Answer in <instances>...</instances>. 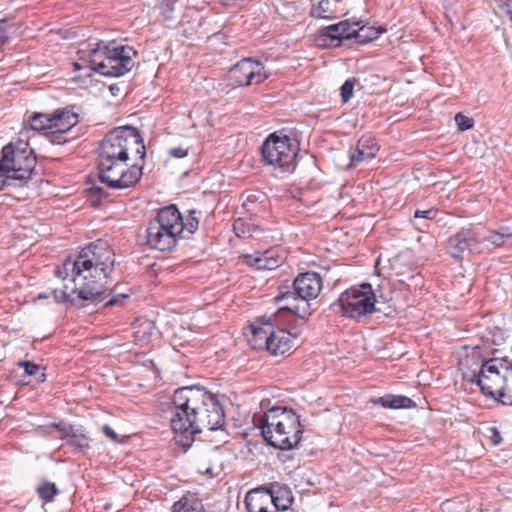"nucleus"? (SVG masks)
<instances>
[{
    "label": "nucleus",
    "instance_id": "1",
    "mask_svg": "<svg viewBox=\"0 0 512 512\" xmlns=\"http://www.w3.org/2000/svg\"><path fill=\"white\" fill-rule=\"evenodd\" d=\"M114 253L106 242L97 241L83 248L76 259H67L57 269L58 277L66 278L71 272L72 287L53 291L56 302L74 300L73 295L84 301H101L107 289V280L114 268Z\"/></svg>",
    "mask_w": 512,
    "mask_h": 512
},
{
    "label": "nucleus",
    "instance_id": "2",
    "mask_svg": "<svg viewBox=\"0 0 512 512\" xmlns=\"http://www.w3.org/2000/svg\"><path fill=\"white\" fill-rule=\"evenodd\" d=\"M171 428L175 441L190 447L195 434L220 429L225 422L224 411L217 397L200 386L178 388L172 398Z\"/></svg>",
    "mask_w": 512,
    "mask_h": 512
},
{
    "label": "nucleus",
    "instance_id": "3",
    "mask_svg": "<svg viewBox=\"0 0 512 512\" xmlns=\"http://www.w3.org/2000/svg\"><path fill=\"white\" fill-rule=\"evenodd\" d=\"M261 433L265 441L280 450L296 447L302 438L299 416L286 407H272L261 419Z\"/></svg>",
    "mask_w": 512,
    "mask_h": 512
},
{
    "label": "nucleus",
    "instance_id": "4",
    "mask_svg": "<svg viewBox=\"0 0 512 512\" xmlns=\"http://www.w3.org/2000/svg\"><path fill=\"white\" fill-rule=\"evenodd\" d=\"M87 57H81L90 69L105 77H120L135 66L137 52L130 46L98 41L89 44Z\"/></svg>",
    "mask_w": 512,
    "mask_h": 512
},
{
    "label": "nucleus",
    "instance_id": "5",
    "mask_svg": "<svg viewBox=\"0 0 512 512\" xmlns=\"http://www.w3.org/2000/svg\"><path fill=\"white\" fill-rule=\"evenodd\" d=\"M294 292H287L276 297L278 303L286 301L273 315L275 322H280L286 314L305 319L311 314L310 300L316 299L322 289V279L316 272L298 275L293 282Z\"/></svg>",
    "mask_w": 512,
    "mask_h": 512
},
{
    "label": "nucleus",
    "instance_id": "6",
    "mask_svg": "<svg viewBox=\"0 0 512 512\" xmlns=\"http://www.w3.org/2000/svg\"><path fill=\"white\" fill-rule=\"evenodd\" d=\"M469 381L479 386L484 395L512 406V363L507 359L485 361Z\"/></svg>",
    "mask_w": 512,
    "mask_h": 512
},
{
    "label": "nucleus",
    "instance_id": "7",
    "mask_svg": "<svg viewBox=\"0 0 512 512\" xmlns=\"http://www.w3.org/2000/svg\"><path fill=\"white\" fill-rule=\"evenodd\" d=\"M184 232V222L175 205L161 208L146 227V240L150 248L159 251L173 249Z\"/></svg>",
    "mask_w": 512,
    "mask_h": 512
},
{
    "label": "nucleus",
    "instance_id": "8",
    "mask_svg": "<svg viewBox=\"0 0 512 512\" xmlns=\"http://www.w3.org/2000/svg\"><path fill=\"white\" fill-rule=\"evenodd\" d=\"M131 150H135L144 162L145 145L139 131L129 126L118 127L102 140L98 160H128Z\"/></svg>",
    "mask_w": 512,
    "mask_h": 512
},
{
    "label": "nucleus",
    "instance_id": "9",
    "mask_svg": "<svg viewBox=\"0 0 512 512\" xmlns=\"http://www.w3.org/2000/svg\"><path fill=\"white\" fill-rule=\"evenodd\" d=\"M261 153L265 163L274 168L278 177H284L295 170L297 154L288 136L271 134L263 143Z\"/></svg>",
    "mask_w": 512,
    "mask_h": 512
},
{
    "label": "nucleus",
    "instance_id": "10",
    "mask_svg": "<svg viewBox=\"0 0 512 512\" xmlns=\"http://www.w3.org/2000/svg\"><path fill=\"white\" fill-rule=\"evenodd\" d=\"M128 160H98L99 179L111 189L135 186L142 177L143 163L127 165Z\"/></svg>",
    "mask_w": 512,
    "mask_h": 512
},
{
    "label": "nucleus",
    "instance_id": "11",
    "mask_svg": "<svg viewBox=\"0 0 512 512\" xmlns=\"http://www.w3.org/2000/svg\"><path fill=\"white\" fill-rule=\"evenodd\" d=\"M1 159L6 169L11 172V177L19 181V185L30 179L36 166L33 150L29 143L22 139L4 146Z\"/></svg>",
    "mask_w": 512,
    "mask_h": 512
},
{
    "label": "nucleus",
    "instance_id": "12",
    "mask_svg": "<svg viewBox=\"0 0 512 512\" xmlns=\"http://www.w3.org/2000/svg\"><path fill=\"white\" fill-rule=\"evenodd\" d=\"M375 302L372 286L364 283L359 288L343 292L333 306L338 307L345 317L358 318L372 314L375 311Z\"/></svg>",
    "mask_w": 512,
    "mask_h": 512
},
{
    "label": "nucleus",
    "instance_id": "13",
    "mask_svg": "<svg viewBox=\"0 0 512 512\" xmlns=\"http://www.w3.org/2000/svg\"><path fill=\"white\" fill-rule=\"evenodd\" d=\"M268 77L263 64L252 58L240 60L229 71V79L235 86L257 85Z\"/></svg>",
    "mask_w": 512,
    "mask_h": 512
},
{
    "label": "nucleus",
    "instance_id": "14",
    "mask_svg": "<svg viewBox=\"0 0 512 512\" xmlns=\"http://www.w3.org/2000/svg\"><path fill=\"white\" fill-rule=\"evenodd\" d=\"M483 236L479 234L478 226L460 229L448 239L449 253L453 258H460L463 253H483L480 243Z\"/></svg>",
    "mask_w": 512,
    "mask_h": 512
},
{
    "label": "nucleus",
    "instance_id": "15",
    "mask_svg": "<svg viewBox=\"0 0 512 512\" xmlns=\"http://www.w3.org/2000/svg\"><path fill=\"white\" fill-rule=\"evenodd\" d=\"M271 321V316L268 318L260 317L249 324L248 329L250 331V336L247 335V341L251 349H264L267 352H270V348L273 344L272 334L274 332Z\"/></svg>",
    "mask_w": 512,
    "mask_h": 512
},
{
    "label": "nucleus",
    "instance_id": "16",
    "mask_svg": "<svg viewBox=\"0 0 512 512\" xmlns=\"http://www.w3.org/2000/svg\"><path fill=\"white\" fill-rule=\"evenodd\" d=\"M246 263L258 270H274L280 267L285 257L280 249L273 247L263 252L245 255Z\"/></svg>",
    "mask_w": 512,
    "mask_h": 512
},
{
    "label": "nucleus",
    "instance_id": "17",
    "mask_svg": "<svg viewBox=\"0 0 512 512\" xmlns=\"http://www.w3.org/2000/svg\"><path fill=\"white\" fill-rule=\"evenodd\" d=\"M244 502L248 512H277L264 489L249 491Z\"/></svg>",
    "mask_w": 512,
    "mask_h": 512
},
{
    "label": "nucleus",
    "instance_id": "18",
    "mask_svg": "<svg viewBox=\"0 0 512 512\" xmlns=\"http://www.w3.org/2000/svg\"><path fill=\"white\" fill-rule=\"evenodd\" d=\"M379 150L377 143L371 138H361L357 146L350 152L352 165L373 159Z\"/></svg>",
    "mask_w": 512,
    "mask_h": 512
},
{
    "label": "nucleus",
    "instance_id": "19",
    "mask_svg": "<svg viewBox=\"0 0 512 512\" xmlns=\"http://www.w3.org/2000/svg\"><path fill=\"white\" fill-rule=\"evenodd\" d=\"M264 492L268 493L277 512L287 510L293 502L292 492L287 486L272 484L270 488L264 489Z\"/></svg>",
    "mask_w": 512,
    "mask_h": 512
},
{
    "label": "nucleus",
    "instance_id": "20",
    "mask_svg": "<svg viewBox=\"0 0 512 512\" xmlns=\"http://www.w3.org/2000/svg\"><path fill=\"white\" fill-rule=\"evenodd\" d=\"M273 344L270 352H287L291 349H297L299 338L297 333L292 334L285 329H279L272 334Z\"/></svg>",
    "mask_w": 512,
    "mask_h": 512
},
{
    "label": "nucleus",
    "instance_id": "21",
    "mask_svg": "<svg viewBox=\"0 0 512 512\" xmlns=\"http://www.w3.org/2000/svg\"><path fill=\"white\" fill-rule=\"evenodd\" d=\"M60 438L68 445L80 450L88 449L90 446L89 438L81 426L69 425L67 429H63V435Z\"/></svg>",
    "mask_w": 512,
    "mask_h": 512
},
{
    "label": "nucleus",
    "instance_id": "22",
    "mask_svg": "<svg viewBox=\"0 0 512 512\" xmlns=\"http://www.w3.org/2000/svg\"><path fill=\"white\" fill-rule=\"evenodd\" d=\"M358 23L350 24L347 20L341 21L337 24L329 25L322 29V35L330 38L331 40L341 41L343 39H352L354 34V27Z\"/></svg>",
    "mask_w": 512,
    "mask_h": 512
},
{
    "label": "nucleus",
    "instance_id": "23",
    "mask_svg": "<svg viewBox=\"0 0 512 512\" xmlns=\"http://www.w3.org/2000/svg\"><path fill=\"white\" fill-rule=\"evenodd\" d=\"M155 330L154 323L144 317L136 318L132 323V331L135 342L140 345L147 344Z\"/></svg>",
    "mask_w": 512,
    "mask_h": 512
},
{
    "label": "nucleus",
    "instance_id": "24",
    "mask_svg": "<svg viewBox=\"0 0 512 512\" xmlns=\"http://www.w3.org/2000/svg\"><path fill=\"white\" fill-rule=\"evenodd\" d=\"M51 115L52 129H57L62 132H70V130L77 124L78 116L68 109L55 111Z\"/></svg>",
    "mask_w": 512,
    "mask_h": 512
},
{
    "label": "nucleus",
    "instance_id": "25",
    "mask_svg": "<svg viewBox=\"0 0 512 512\" xmlns=\"http://www.w3.org/2000/svg\"><path fill=\"white\" fill-rule=\"evenodd\" d=\"M478 229L479 234L483 236V239H480L482 252L490 251L492 247L504 245L506 240L511 237L510 234L499 233L481 226H478Z\"/></svg>",
    "mask_w": 512,
    "mask_h": 512
},
{
    "label": "nucleus",
    "instance_id": "26",
    "mask_svg": "<svg viewBox=\"0 0 512 512\" xmlns=\"http://www.w3.org/2000/svg\"><path fill=\"white\" fill-rule=\"evenodd\" d=\"M372 402L390 409L410 408L413 405V401L410 398L400 395H386L373 399Z\"/></svg>",
    "mask_w": 512,
    "mask_h": 512
},
{
    "label": "nucleus",
    "instance_id": "27",
    "mask_svg": "<svg viewBox=\"0 0 512 512\" xmlns=\"http://www.w3.org/2000/svg\"><path fill=\"white\" fill-rule=\"evenodd\" d=\"M504 334V331L499 328H496L494 331H489V333L484 336L483 349H490L488 352H500V346L505 341Z\"/></svg>",
    "mask_w": 512,
    "mask_h": 512
},
{
    "label": "nucleus",
    "instance_id": "28",
    "mask_svg": "<svg viewBox=\"0 0 512 512\" xmlns=\"http://www.w3.org/2000/svg\"><path fill=\"white\" fill-rule=\"evenodd\" d=\"M30 126L33 130H51L52 122L51 115L46 113H34L29 119Z\"/></svg>",
    "mask_w": 512,
    "mask_h": 512
},
{
    "label": "nucleus",
    "instance_id": "29",
    "mask_svg": "<svg viewBox=\"0 0 512 512\" xmlns=\"http://www.w3.org/2000/svg\"><path fill=\"white\" fill-rule=\"evenodd\" d=\"M19 366L24 368L26 375L33 376L38 383L45 381L46 375L40 365L30 361H20Z\"/></svg>",
    "mask_w": 512,
    "mask_h": 512
},
{
    "label": "nucleus",
    "instance_id": "30",
    "mask_svg": "<svg viewBox=\"0 0 512 512\" xmlns=\"http://www.w3.org/2000/svg\"><path fill=\"white\" fill-rule=\"evenodd\" d=\"M197 506V501L192 497L184 496L174 503L172 512H200Z\"/></svg>",
    "mask_w": 512,
    "mask_h": 512
},
{
    "label": "nucleus",
    "instance_id": "31",
    "mask_svg": "<svg viewBox=\"0 0 512 512\" xmlns=\"http://www.w3.org/2000/svg\"><path fill=\"white\" fill-rule=\"evenodd\" d=\"M376 37H377V32L374 31L370 27H366V26H361V27L355 26L354 27V34H353L352 38H354L358 43H367Z\"/></svg>",
    "mask_w": 512,
    "mask_h": 512
},
{
    "label": "nucleus",
    "instance_id": "32",
    "mask_svg": "<svg viewBox=\"0 0 512 512\" xmlns=\"http://www.w3.org/2000/svg\"><path fill=\"white\" fill-rule=\"evenodd\" d=\"M37 493L42 500L50 502L59 493V490L54 483L44 482L37 488Z\"/></svg>",
    "mask_w": 512,
    "mask_h": 512
},
{
    "label": "nucleus",
    "instance_id": "33",
    "mask_svg": "<svg viewBox=\"0 0 512 512\" xmlns=\"http://www.w3.org/2000/svg\"><path fill=\"white\" fill-rule=\"evenodd\" d=\"M16 181H18L17 179H14L11 177V172L6 169V167L4 166V162L2 161V159L0 160V189H2L4 186H16L17 184L15 183Z\"/></svg>",
    "mask_w": 512,
    "mask_h": 512
},
{
    "label": "nucleus",
    "instance_id": "34",
    "mask_svg": "<svg viewBox=\"0 0 512 512\" xmlns=\"http://www.w3.org/2000/svg\"><path fill=\"white\" fill-rule=\"evenodd\" d=\"M69 132H62L57 129H51L48 132V139L52 144L61 145L69 141V138L66 136Z\"/></svg>",
    "mask_w": 512,
    "mask_h": 512
},
{
    "label": "nucleus",
    "instance_id": "35",
    "mask_svg": "<svg viewBox=\"0 0 512 512\" xmlns=\"http://www.w3.org/2000/svg\"><path fill=\"white\" fill-rule=\"evenodd\" d=\"M329 10L328 0H322L317 6L312 8V15L318 18H328L327 12Z\"/></svg>",
    "mask_w": 512,
    "mask_h": 512
},
{
    "label": "nucleus",
    "instance_id": "36",
    "mask_svg": "<svg viewBox=\"0 0 512 512\" xmlns=\"http://www.w3.org/2000/svg\"><path fill=\"white\" fill-rule=\"evenodd\" d=\"M176 2L177 0H160L159 6L161 13L165 16L166 19L171 18V14L174 11Z\"/></svg>",
    "mask_w": 512,
    "mask_h": 512
},
{
    "label": "nucleus",
    "instance_id": "37",
    "mask_svg": "<svg viewBox=\"0 0 512 512\" xmlns=\"http://www.w3.org/2000/svg\"><path fill=\"white\" fill-rule=\"evenodd\" d=\"M455 122L461 131H466L473 126V120L461 113L456 114Z\"/></svg>",
    "mask_w": 512,
    "mask_h": 512
},
{
    "label": "nucleus",
    "instance_id": "38",
    "mask_svg": "<svg viewBox=\"0 0 512 512\" xmlns=\"http://www.w3.org/2000/svg\"><path fill=\"white\" fill-rule=\"evenodd\" d=\"M354 83L351 80H346L340 88L341 97L343 102H348L353 96Z\"/></svg>",
    "mask_w": 512,
    "mask_h": 512
},
{
    "label": "nucleus",
    "instance_id": "39",
    "mask_svg": "<svg viewBox=\"0 0 512 512\" xmlns=\"http://www.w3.org/2000/svg\"><path fill=\"white\" fill-rule=\"evenodd\" d=\"M198 224V219L194 217V212H192L187 219V223H184L183 233L186 232L188 236L192 235L198 229Z\"/></svg>",
    "mask_w": 512,
    "mask_h": 512
},
{
    "label": "nucleus",
    "instance_id": "40",
    "mask_svg": "<svg viewBox=\"0 0 512 512\" xmlns=\"http://www.w3.org/2000/svg\"><path fill=\"white\" fill-rule=\"evenodd\" d=\"M436 215L437 210L433 208L427 210H416L414 212L415 219H423L425 221L434 219Z\"/></svg>",
    "mask_w": 512,
    "mask_h": 512
},
{
    "label": "nucleus",
    "instance_id": "41",
    "mask_svg": "<svg viewBox=\"0 0 512 512\" xmlns=\"http://www.w3.org/2000/svg\"><path fill=\"white\" fill-rule=\"evenodd\" d=\"M498 8L510 21H512V0H498Z\"/></svg>",
    "mask_w": 512,
    "mask_h": 512
},
{
    "label": "nucleus",
    "instance_id": "42",
    "mask_svg": "<svg viewBox=\"0 0 512 512\" xmlns=\"http://www.w3.org/2000/svg\"><path fill=\"white\" fill-rule=\"evenodd\" d=\"M102 431L104 435L111 441L118 442V434L114 431L112 427H110L109 425H104L102 427Z\"/></svg>",
    "mask_w": 512,
    "mask_h": 512
},
{
    "label": "nucleus",
    "instance_id": "43",
    "mask_svg": "<svg viewBox=\"0 0 512 512\" xmlns=\"http://www.w3.org/2000/svg\"><path fill=\"white\" fill-rule=\"evenodd\" d=\"M170 155L174 158L181 159L188 155V150L182 147H175L170 149Z\"/></svg>",
    "mask_w": 512,
    "mask_h": 512
},
{
    "label": "nucleus",
    "instance_id": "44",
    "mask_svg": "<svg viewBox=\"0 0 512 512\" xmlns=\"http://www.w3.org/2000/svg\"><path fill=\"white\" fill-rule=\"evenodd\" d=\"M128 296L125 294H119L117 296L111 297L108 301L105 302V306H114L119 303L120 300L126 299Z\"/></svg>",
    "mask_w": 512,
    "mask_h": 512
},
{
    "label": "nucleus",
    "instance_id": "45",
    "mask_svg": "<svg viewBox=\"0 0 512 512\" xmlns=\"http://www.w3.org/2000/svg\"><path fill=\"white\" fill-rule=\"evenodd\" d=\"M5 25V22H0V43H4L9 38V34L5 29Z\"/></svg>",
    "mask_w": 512,
    "mask_h": 512
},
{
    "label": "nucleus",
    "instance_id": "46",
    "mask_svg": "<svg viewBox=\"0 0 512 512\" xmlns=\"http://www.w3.org/2000/svg\"><path fill=\"white\" fill-rule=\"evenodd\" d=\"M49 426L57 429L61 433V436L63 435V429H67V427H69V425H67V424L56 423V422L51 423Z\"/></svg>",
    "mask_w": 512,
    "mask_h": 512
},
{
    "label": "nucleus",
    "instance_id": "47",
    "mask_svg": "<svg viewBox=\"0 0 512 512\" xmlns=\"http://www.w3.org/2000/svg\"><path fill=\"white\" fill-rule=\"evenodd\" d=\"M492 431H493L492 441L495 445H497L501 441L500 433L498 432V430L496 428H493Z\"/></svg>",
    "mask_w": 512,
    "mask_h": 512
},
{
    "label": "nucleus",
    "instance_id": "48",
    "mask_svg": "<svg viewBox=\"0 0 512 512\" xmlns=\"http://www.w3.org/2000/svg\"><path fill=\"white\" fill-rule=\"evenodd\" d=\"M415 226L418 228V229H423V228H426L428 227V225L424 222V223H415Z\"/></svg>",
    "mask_w": 512,
    "mask_h": 512
},
{
    "label": "nucleus",
    "instance_id": "49",
    "mask_svg": "<svg viewBox=\"0 0 512 512\" xmlns=\"http://www.w3.org/2000/svg\"><path fill=\"white\" fill-rule=\"evenodd\" d=\"M73 66H74V69H75V70H80V69H82V68H83V65H82V64H80V63H78V62H74V63H73Z\"/></svg>",
    "mask_w": 512,
    "mask_h": 512
},
{
    "label": "nucleus",
    "instance_id": "50",
    "mask_svg": "<svg viewBox=\"0 0 512 512\" xmlns=\"http://www.w3.org/2000/svg\"><path fill=\"white\" fill-rule=\"evenodd\" d=\"M239 225H242V222H240V221L235 222V224H234V230L235 231H238Z\"/></svg>",
    "mask_w": 512,
    "mask_h": 512
},
{
    "label": "nucleus",
    "instance_id": "51",
    "mask_svg": "<svg viewBox=\"0 0 512 512\" xmlns=\"http://www.w3.org/2000/svg\"><path fill=\"white\" fill-rule=\"evenodd\" d=\"M205 474H212V468H210V467H209V468H207V469L205 470Z\"/></svg>",
    "mask_w": 512,
    "mask_h": 512
},
{
    "label": "nucleus",
    "instance_id": "52",
    "mask_svg": "<svg viewBox=\"0 0 512 512\" xmlns=\"http://www.w3.org/2000/svg\"><path fill=\"white\" fill-rule=\"evenodd\" d=\"M78 53H79V54H82V53H85V51H84V50H79V52H78Z\"/></svg>",
    "mask_w": 512,
    "mask_h": 512
}]
</instances>
